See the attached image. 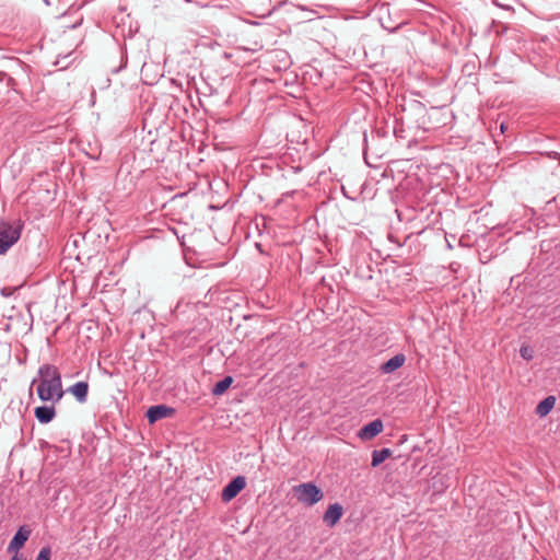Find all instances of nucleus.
<instances>
[{"instance_id":"f257e3e1","label":"nucleus","mask_w":560,"mask_h":560,"mask_svg":"<svg viewBox=\"0 0 560 560\" xmlns=\"http://www.w3.org/2000/svg\"><path fill=\"white\" fill-rule=\"evenodd\" d=\"M22 229L23 224L20 220L0 221V255L5 254L19 241Z\"/></svg>"},{"instance_id":"f03ea898","label":"nucleus","mask_w":560,"mask_h":560,"mask_svg":"<svg viewBox=\"0 0 560 560\" xmlns=\"http://www.w3.org/2000/svg\"><path fill=\"white\" fill-rule=\"evenodd\" d=\"M293 493L299 502L308 506L316 504L324 497L322 489L313 482L300 483L293 487Z\"/></svg>"},{"instance_id":"7ed1b4c3","label":"nucleus","mask_w":560,"mask_h":560,"mask_svg":"<svg viewBox=\"0 0 560 560\" xmlns=\"http://www.w3.org/2000/svg\"><path fill=\"white\" fill-rule=\"evenodd\" d=\"M30 385H61L60 372L52 364H43Z\"/></svg>"},{"instance_id":"20e7f679","label":"nucleus","mask_w":560,"mask_h":560,"mask_svg":"<svg viewBox=\"0 0 560 560\" xmlns=\"http://www.w3.org/2000/svg\"><path fill=\"white\" fill-rule=\"evenodd\" d=\"M246 486L244 476L233 478L222 490L221 499L223 502H230L234 499Z\"/></svg>"},{"instance_id":"39448f33","label":"nucleus","mask_w":560,"mask_h":560,"mask_svg":"<svg viewBox=\"0 0 560 560\" xmlns=\"http://www.w3.org/2000/svg\"><path fill=\"white\" fill-rule=\"evenodd\" d=\"M175 415V409L168 407L166 405H154L151 406L145 413L148 422L150 424L155 423L156 421L168 418Z\"/></svg>"},{"instance_id":"423d86ee","label":"nucleus","mask_w":560,"mask_h":560,"mask_svg":"<svg viewBox=\"0 0 560 560\" xmlns=\"http://www.w3.org/2000/svg\"><path fill=\"white\" fill-rule=\"evenodd\" d=\"M31 534L32 529L27 525L21 526L14 534L13 538L11 539L8 550L19 551L28 540Z\"/></svg>"},{"instance_id":"0eeeda50","label":"nucleus","mask_w":560,"mask_h":560,"mask_svg":"<svg viewBox=\"0 0 560 560\" xmlns=\"http://www.w3.org/2000/svg\"><path fill=\"white\" fill-rule=\"evenodd\" d=\"M63 387H37V395L43 401H52V405L59 401L65 395Z\"/></svg>"},{"instance_id":"6e6552de","label":"nucleus","mask_w":560,"mask_h":560,"mask_svg":"<svg viewBox=\"0 0 560 560\" xmlns=\"http://www.w3.org/2000/svg\"><path fill=\"white\" fill-rule=\"evenodd\" d=\"M343 514V509L339 503H334L328 506L324 513L323 521L327 526H335Z\"/></svg>"},{"instance_id":"1a4fd4ad","label":"nucleus","mask_w":560,"mask_h":560,"mask_svg":"<svg viewBox=\"0 0 560 560\" xmlns=\"http://www.w3.org/2000/svg\"><path fill=\"white\" fill-rule=\"evenodd\" d=\"M383 430V422L380 419H375L370 423L365 424L359 432V436L362 440H371L381 433Z\"/></svg>"},{"instance_id":"9d476101","label":"nucleus","mask_w":560,"mask_h":560,"mask_svg":"<svg viewBox=\"0 0 560 560\" xmlns=\"http://www.w3.org/2000/svg\"><path fill=\"white\" fill-rule=\"evenodd\" d=\"M405 362H406V355L404 353H398V354L394 355L393 358H390L389 360H387L386 362H384L380 366V370L384 374H389V373L395 372L399 368H401Z\"/></svg>"},{"instance_id":"9b49d317","label":"nucleus","mask_w":560,"mask_h":560,"mask_svg":"<svg viewBox=\"0 0 560 560\" xmlns=\"http://www.w3.org/2000/svg\"><path fill=\"white\" fill-rule=\"evenodd\" d=\"M34 415H35V418L40 423H45V424L49 423L50 421L54 420V418L56 416L55 407H54V405L36 407L34 410Z\"/></svg>"},{"instance_id":"f8f14e48","label":"nucleus","mask_w":560,"mask_h":560,"mask_svg":"<svg viewBox=\"0 0 560 560\" xmlns=\"http://www.w3.org/2000/svg\"><path fill=\"white\" fill-rule=\"evenodd\" d=\"M556 404V397L550 395L542 399L536 407V415L539 417H546L553 408Z\"/></svg>"},{"instance_id":"ddd939ff","label":"nucleus","mask_w":560,"mask_h":560,"mask_svg":"<svg viewBox=\"0 0 560 560\" xmlns=\"http://www.w3.org/2000/svg\"><path fill=\"white\" fill-rule=\"evenodd\" d=\"M392 455L389 448H381L374 450L372 453V467L380 466L385 459H387Z\"/></svg>"},{"instance_id":"4468645a","label":"nucleus","mask_w":560,"mask_h":560,"mask_svg":"<svg viewBox=\"0 0 560 560\" xmlns=\"http://www.w3.org/2000/svg\"><path fill=\"white\" fill-rule=\"evenodd\" d=\"M89 387H67L65 393H72L79 402H85Z\"/></svg>"},{"instance_id":"2eb2a0df","label":"nucleus","mask_w":560,"mask_h":560,"mask_svg":"<svg viewBox=\"0 0 560 560\" xmlns=\"http://www.w3.org/2000/svg\"><path fill=\"white\" fill-rule=\"evenodd\" d=\"M198 382H203V383H207L208 385H231L233 383V377L230 376V375H226L222 378H218V380H212V378H209L208 381L206 380H198Z\"/></svg>"},{"instance_id":"dca6fc26","label":"nucleus","mask_w":560,"mask_h":560,"mask_svg":"<svg viewBox=\"0 0 560 560\" xmlns=\"http://www.w3.org/2000/svg\"><path fill=\"white\" fill-rule=\"evenodd\" d=\"M520 354L524 360L530 361L534 358V350L530 346L523 345L520 349Z\"/></svg>"},{"instance_id":"f3484780","label":"nucleus","mask_w":560,"mask_h":560,"mask_svg":"<svg viewBox=\"0 0 560 560\" xmlns=\"http://www.w3.org/2000/svg\"><path fill=\"white\" fill-rule=\"evenodd\" d=\"M51 558V548L49 546L43 547L37 557L36 560H50Z\"/></svg>"},{"instance_id":"a211bd4d","label":"nucleus","mask_w":560,"mask_h":560,"mask_svg":"<svg viewBox=\"0 0 560 560\" xmlns=\"http://www.w3.org/2000/svg\"><path fill=\"white\" fill-rule=\"evenodd\" d=\"M229 387H212V394L213 396H221L223 395Z\"/></svg>"},{"instance_id":"6ab92c4d","label":"nucleus","mask_w":560,"mask_h":560,"mask_svg":"<svg viewBox=\"0 0 560 560\" xmlns=\"http://www.w3.org/2000/svg\"><path fill=\"white\" fill-rule=\"evenodd\" d=\"M11 560H25V559H24L22 556H18V555H15V556H13V557L11 558Z\"/></svg>"},{"instance_id":"aec40b11","label":"nucleus","mask_w":560,"mask_h":560,"mask_svg":"<svg viewBox=\"0 0 560 560\" xmlns=\"http://www.w3.org/2000/svg\"><path fill=\"white\" fill-rule=\"evenodd\" d=\"M505 129H506V125H505L504 122H502V124L500 125V130H501V132L503 133V132L505 131Z\"/></svg>"},{"instance_id":"412c9836","label":"nucleus","mask_w":560,"mask_h":560,"mask_svg":"<svg viewBox=\"0 0 560 560\" xmlns=\"http://www.w3.org/2000/svg\"><path fill=\"white\" fill-rule=\"evenodd\" d=\"M445 240H446L447 247H448L450 249H452V248H453V246H452V244H451V241L447 238V236H445Z\"/></svg>"},{"instance_id":"4be33fe9","label":"nucleus","mask_w":560,"mask_h":560,"mask_svg":"<svg viewBox=\"0 0 560 560\" xmlns=\"http://www.w3.org/2000/svg\"><path fill=\"white\" fill-rule=\"evenodd\" d=\"M73 385L81 386V385H88V384L83 381H79V382L74 383Z\"/></svg>"}]
</instances>
